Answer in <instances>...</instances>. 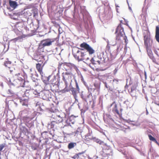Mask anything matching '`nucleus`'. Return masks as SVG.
Listing matches in <instances>:
<instances>
[{"label": "nucleus", "instance_id": "f257e3e1", "mask_svg": "<svg viewBox=\"0 0 159 159\" xmlns=\"http://www.w3.org/2000/svg\"><path fill=\"white\" fill-rule=\"evenodd\" d=\"M80 13L83 16L84 27L88 31L89 30L90 27H92L93 25L91 17L86 10L85 7H80Z\"/></svg>", "mask_w": 159, "mask_h": 159}, {"label": "nucleus", "instance_id": "f03ea898", "mask_svg": "<svg viewBox=\"0 0 159 159\" xmlns=\"http://www.w3.org/2000/svg\"><path fill=\"white\" fill-rule=\"evenodd\" d=\"M90 139H93L94 141L102 145V156L105 157L106 155L108 156L112 155V150L111 147L110 146H108L103 141L100 140L99 139L96 137H92V138H89Z\"/></svg>", "mask_w": 159, "mask_h": 159}, {"label": "nucleus", "instance_id": "7ed1b4c3", "mask_svg": "<svg viewBox=\"0 0 159 159\" xmlns=\"http://www.w3.org/2000/svg\"><path fill=\"white\" fill-rule=\"evenodd\" d=\"M115 34H116V38L117 40H121V38H122L123 39L125 40L126 44L128 43V40L127 37L125 35L124 28L121 26L120 24L116 28Z\"/></svg>", "mask_w": 159, "mask_h": 159}, {"label": "nucleus", "instance_id": "20e7f679", "mask_svg": "<svg viewBox=\"0 0 159 159\" xmlns=\"http://www.w3.org/2000/svg\"><path fill=\"white\" fill-rule=\"evenodd\" d=\"M53 81L52 83H50L49 82V84H46V85L49 86L50 87V89L53 91L55 89H57L59 88V86L60 85V75L59 72L57 73L56 76H54L53 79Z\"/></svg>", "mask_w": 159, "mask_h": 159}, {"label": "nucleus", "instance_id": "39448f33", "mask_svg": "<svg viewBox=\"0 0 159 159\" xmlns=\"http://www.w3.org/2000/svg\"><path fill=\"white\" fill-rule=\"evenodd\" d=\"M91 92H88V94H84L83 93V92H82L80 95V97L82 99L83 101L86 103L85 108L87 110L89 109L88 103V101L89 102V105H90L93 100Z\"/></svg>", "mask_w": 159, "mask_h": 159}, {"label": "nucleus", "instance_id": "423d86ee", "mask_svg": "<svg viewBox=\"0 0 159 159\" xmlns=\"http://www.w3.org/2000/svg\"><path fill=\"white\" fill-rule=\"evenodd\" d=\"M53 42V41L51 39H49L41 41L39 45V50L43 49L42 50H43L44 47L50 46Z\"/></svg>", "mask_w": 159, "mask_h": 159}, {"label": "nucleus", "instance_id": "0eeeda50", "mask_svg": "<svg viewBox=\"0 0 159 159\" xmlns=\"http://www.w3.org/2000/svg\"><path fill=\"white\" fill-rule=\"evenodd\" d=\"M144 44L146 48H149L152 45V40L151 39L150 34L147 32L146 34L144 35Z\"/></svg>", "mask_w": 159, "mask_h": 159}, {"label": "nucleus", "instance_id": "6e6552de", "mask_svg": "<svg viewBox=\"0 0 159 159\" xmlns=\"http://www.w3.org/2000/svg\"><path fill=\"white\" fill-rule=\"evenodd\" d=\"M39 94L43 99L46 100H49V98H51L52 95L51 92L48 90H45L42 91Z\"/></svg>", "mask_w": 159, "mask_h": 159}, {"label": "nucleus", "instance_id": "1a4fd4ad", "mask_svg": "<svg viewBox=\"0 0 159 159\" xmlns=\"http://www.w3.org/2000/svg\"><path fill=\"white\" fill-rule=\"evenodd\" d=\"M80 46L82 48H84L87 50V52H89L90 55L92 54L95 52L94 50L86 43L84 42L81 43Z\"/></svg>", "mask_w": 159, "mask_h": 159}, {"label": "nucleus", "instance_id": "9d476101", "mask_svg": "<svg viewBox=\"0 0 159 159\" xmlns=\"http://www.w3.org/2000/svg\"><path fill=\"white\" fill-rule=\"evenodd\" d=\"M77 117V116H76L73 115H71L66 120V123L68 125H70L71 123L74 124L75 122V119Z\"/></svg>", "mask_w": 159, "mask_h": 159}, {"label": "nucleus", "instance_id": "9b49d317", "mask_svg": "<svg viewBox=\"0 0 159 159\" xmlns=\"http://www.w3.org/2000/svg\"><path fill=\"white\" fill-rule=\"evenodd\" d=\"M69 90H67L66 91L68 92L69 91H71L72 92V94L74 98L77 97V94L78 93L77 89L72 86L71 85V83L70 84L69 86Z\"/></svg>", "mask_w": 159, "mask_h": 159}, {"label": "nucleus", "instance_id": "f8f14e48", "mask_svg": "<svg viewBox=\"0 0 159 159\" xmlns=\"http://www.w3.org/2000/svg\"><path fill=\"white\" fill-rule=\"evenodd\" d=\"M40 75L42 77V80L45 85H46V84H49V80L51 75L47 77L43 73L40 74Z\"/></svg>", "mask_w": 159, "mask_h": 159}, {"label": "nucleus", "instance_id": "ddd939ff", "mask_svg": "<svg viewBox=\"0 0 159 159\" xmlns=\"http://www.w3.org/2000/svg\"><path fill=\"white\" fill-rule=\"evenodd\" d=\"M148 56L154 63H156V60L153 56L152 51L149 48H146Z\"/></svg>", "mask_w": 159, "mask_h": 159}, {"label": "nucleus", "instance_id": "4468645a", "mask_svg": "<svg viewBox=\"0 0 159 159\" xmlns=\"http://www.w3.org/2000/svg\"><path fill=\"white\" fill-rule=\"evenodd\" d=\"M11 62L9 61L8 58H7L4 62V66L6 67H8L10 70V73L11 74L12 70H10V66L11 65Z\"/></svg>", "mask_w": 159, "mask_h": 159}, {"label": "nucleus", "instance_id": "2eb2a0df", "mask_svg": "<svg viewBox=\"0 0 159 159\" xmlns=\"http://www.w3.org/2000/svg\"><path fill=\"white\" fill-rule=\"evenodd\" d=\"M34 122L30 118H28L25 122V125L28 127L30 128L34 126Z\"/></svg>", "mask_w": 159, "mask_h": 159}, {"label": "nucleus", "instance_id": "dca6fc26", "mask_svg": "<svg viewBox=\"0 0 159 159\" xmlns=\"http://www.w3.org/2000/svg\"><path fill=\"white\" fill-rule=\"evenodd\" d=\"M94 86L95 88H91L90 91L93 92L95 91H96L98 93L97 94H98L100 88L99 84L98 83H95L94 84Z\"/></svg>", "mask_w": 159, "mask_h": 159}, {"label": "nucleus", "instance_id": "f3484780", "mask_svg": "<svg viewBox=\"0 0 159 159\" xmlns=\"http://www.w3.org/2000/svg\"><path fill=\"white\" fill-rule=\"evenodd\" d=\"M9 4L10 7L12 8L13 9L16 8L18 5L17 2L16 1L11 0H9Z\"/></svg>", "mask_w": 159, "mask_h": 159}, {"label": "nucleus", "instance_id": "a211bd4d", "mask_svg": "<svg viewBox=\"0 0 159 159\" xmlns=\"http://www.w3.org/2000/svg\"><path fill=\"white\" fill-rule=\"evenodd\" d=\"M36 60L38 61H39L41 63H38L36 64V68L38 71L40 73V74H41L43 72H42V69L41 67V64L42 63V62L40 60L39 61L37 59H35Z\"/></svg>", "mask_w": 159, "mask_h": 159}, {"label": "nucleus", "instance_id": "6ab92c4d", "mask_svg": "<svg viewBox=\"0 0 159 159\" xmlns=\"http://www.w3.org/2000/svg\"><path fill=\"white\" fill-rule=\"evenodd\" d=\"M155 38L157 41L159 43V26H156Z\"/></svg>", "mask_w": 159, "mask_h": 159}, {"label": "nucleus", "instance_id": "aec40b11", "mask_svg": "<svg viewBox=\"0 0 159 159\" xmlns=\"http://www.w3.org/2000/svg\"><path fill=\"white\" fill-rule=\"evenodd\" d=\"M57 124L56 123V122L52 121L50 124H48V128L49 129H53L56 126ZM52 130H53L54 129H52Z\"/></svg>", "mask_w": 159, "mask_h": 159}, {"label": "nucleus", "instance_id": "412c9836", "mask_svg": "<svg viewBox=\"0 0 159 159\" xmlns=\"http://www.w3.org/2000/svg\"><path fill=\"white\" fill-rule=\"evenodd\" d=\"M20 129L22 132L25 135L28 134L29 133V130L25 126H21L20 128Z\"/></svg>", "mask_w": 159, "mask_h": 159}, {"label": "nucleus", "instance_id": "4be33fe9", "mask_svg": "<svg viewBox=\"0 0 159 159\" xmlns=\"http://www.w3.org/2000/svg\"><path fill=\"white\" fill-rule=\"evenodd\" d=\"M76 145L77 143H76L70 142L68 143L67 147L69 149H71L73 148Z\"/></svg>", "mask_w": 159, "mask_h": 159}, {"label": "nucleus", "instance_id": "5701e85b", "mask_svg": "<svg viewBox=\"0 0 159 159\" xmlns=\"http://www.w3.org/2000/svg\"><path fill=\"white\" fill-rule=\"evenodd\" d=\"M18 26V24L15 25H14V28L13 29V30L17 35L20 34V31L19 29H17V27Z\"/></svg>", "mask_w": 159, "mask_h": 159}, {"label": "nucleus", "instance_id": "b1692460", "mask_svg": "<svg viewBox=\"0 0 159 159\" xmlns=\"http://www.w3.org/2000/svg\"><path fill=\"white\" fill-rule=\"evenodd\" d=\"M20 101L22 105L27 106L28 102V100L27 99H25L21 100Z\"/></svg>", "mask_w": 159, "mask_h": 159}, {"label": "nucleus", "instance_id": "393cba45", "mask_svg": "<svg viewBox=\"0 0 159 159\" xmlns=\"http://www.w3.org/2000/svg\"><path fill=\"white\" fill-rule=\"evenodd\" d=\"M55 119L57 120V121L55 122L58 124L62 122L63 120L60 117V116H57L55 117Z\"/></svg>", "mask_w": 159, "mask_h": 159}, {"label": "nucleus", "instance_id": "a878e982", "mask_svg": "<svg viewBox=\"0 0 159 159\" xmlns=\"http://www.w3.org/2000/svg\"><path fill=\"white\" fill-rule=\"evenodd\" d=\"M113 111H114L118 115H120V113L119 111L117 109V105L116 104H115L114 105V109H113Z\"/></svg>", "mask_w": 159, "mask_h": 159}, {"label": "nucleus", "instance_id": "bb28decb", "mask_svg": "<svg viewBox=\"0 0 159 159\" xmlns=\"http://www.w3.org/2000/svg\"><path fill=\"white\" fill-rule=\"evenodd\" d=\"M74 57L78 61H83L84 59H82V58H80L79 56H77V55L74 54H73Z\"/></svg>", "mask_w": 159, "mask_h": 159}, {"label": "nucleus", "instance_id": "cd10ccee", "mask_svg": "<svg viewBox=\"0 0 159 159\" xmlns=\"http://www.w3.org/2000/svg\"><path fill=\"white\" fill-rule=\"evenodd\" d=\"M75 87H76V88H75L77 89V90L78 91V93H79L80 90V88L79 87L77 81L76 80V79L75 78Z\"/></svg>", "mask_w": 159, "mask_h": 159}, {"label": "nucleus", "instance_id": "c85d7f7f", "mask_svg": "<svg viewBox=\"0 0 159 159\" xmlns=\"http://www.w3.org/2000/svg\"><path fill=\"white\" fill-rule=\"evenodd\" d=\"M7 93L9 95V96H11L14 94V93L13 91L11 90V89H8L7 91Z\"/></svg>", "mask_w": 159, "mask_h": 159}, {"label": "nucleus", "instance_id": "c756f323", "mask_svg": "<svg viewBox=\"0 0 159 159\" xmlns=\"http://www.w3.org/2000/svg\"><path fill=\"white\" fill-rule=\"evenodd\" d=\"M71 73H69L66 72L64 73V75L65 76L66 79H68L69 77V76H71Z\"/></svg>", "mask_w": 159, "mask_h": 159}, {"label": "nucleus", "instance_id": "7c9ffc66", "mask_svg": "<svg viewBox=\"0 0 159 159\" xmlns=\"http://www.w3.org/2000/svg\"><path fill=\"white\" fill-rule=\"evenodd\" d=\"M82 132V130L79 127L77 128L76 131H75V134H78V133H81Z\"/></svg>", "mask_w": 159, "mask_h": 159}, {"label": "nucleus", "instance_id": "2f4dec72", "mask_svg": "<svg viewBox=\"0 0 159 159\" xmlns=\"http://www.w3.org/2000/svg\"><path fill=\"white\" fill-rule=\"evenodd\" d=\"M31 79L33 80V82H37L38 79L37 78H35L34 77L33 75L31 74Z\"/></svg>", "mask_w": 159, "mask_h": 159}, {"label": "nucleus", "instance_id": "473e14b6", "mask_svg": "<svg viewBox=\"0 0 159 159\" xmlns=\"http://www.w3.org/2000/svg\"><path fill=\"white\" fill-rule=\"evenodd\" d=\"M83 83L84 84V85L87 88V89H88V90L89 92H90L91 90V88H89V87L88 85H87V84L86 83L85 81H84V82H83Z\"/></svg>", "mask_w": 159, "mask_h": 159}, {"label": "nucleus", "instance_id": "72a5a7b5", "mask_svg": "<svg viewBox=\"0 0 159 159\" xmlns=\"http://www.w3.org/2000/svg\"><path fill=\"white\" fill-rule=\"evenodd\" d=\"M5 144L2 143L0 144V152L2 151L3 148L5 147Z\"/></svg>", "mask_w": 159, "mask_h": 159}, {"label": "nucleus", "instance_id": "f704fd0d", "mask_svg": "<svg viewBox=\"0 0 159 159\" xmlns=\"http://www.w3.org/2000/svg\"><path fill=\"white\" fill-rule=\"evenodd\" d=\"M148 137L150 140L153 141H154V140H156V139L151 135H148Z\"/></svg>", "mask_w": 159, "mask_h": 159}, {"label": "nucleus", "instance_id": "c9c22d12", "mask_svg": "<svg viewBox=\"0 0 159 159\" xmlns=\"http://www.w3.org/2000/svg\"><path fill=\"white\" fill-rule=\"evenodd\" d=\"M136 89V87L135 85H132L131 87V92H132L134 91Z\"/></svg>", "mask_w": 159, "mask_h": 159}, {"label": "nucleus", "instance_id": "e433bc0d", "mask_svg": "<svg viewBox=\"0 0 159 159\" xmlns=\"http://www.w3.org/2000/svg\"><path fill=\"white\" fill-rule=\"evenodd\" d=\"M90 61L91 62V63H92L93 64H95L96 63L95 62H96V61L95 60H94V58L93 57H92L91 59L90 60Z\"/></svg>", "mask_w": 159, "mask_h": 159}, {"label": "nucleus", "instance_id": "4c0bfd02", "mask_svg": "<svg viewBox=\"0 0 159 159\" xmlns=\"http://www.w3.org/2000/svg\"><path fill=\"white\" fill-rule=\"evenodd\" d=\"M79 157V156L77 153H76L75 155L72 157L74 159H78Z\"/></svg>", "mask_w": 159, "mask_h": 159}, {"label": "nucleus", "instance_id": "58836bf2", "mask_svg": "<svg viewBox=\"0 0 159 159\" xmlns=\"http://www.w3.org/2000/svg\"><path fill=\"white\" fill-rule=\"evenodd\" d=\"M81 55L80 56V57H81V58H83V57H84L86 55L85 53L83 52H81Z\"/></svg>", "mask_w": 159, "mask_h": 159}, {"label": "nucleus", "instance_id": "ea45409f", "mask_svg": "<svg viewBox=\"0 0 159 159\" xmlns=\"http://www.w3.org/2000/svg\"><path fill=\"white\" fill-rule=\"evenodd\" d=\"M45 110V109H44L43 108V109L42 108L39 107H38V111H40L43 112Z\"/></svg>", "mask_w": 159, "mask_h": 159}, {"label": "nucleus", "instance_id": "a19ab883", "mask_svg": "<svg viewBox=\"0 0 159 159\" xmlns=\"http://www.w3.org/2000/svg\"><path fill=\"white\" fill-rule=\"evenodd\" d=\"M80 80H81V81L82 82L85 81L84 80L83 77L82 76V74H80Z\"/></svg>", "mask_w": 159, "mask_h": 159}, {"label": "nucleus", "instance_id": "79ce46f5", "mask_svg": "<svg viewBox=\"0 0 159 159\" xmlns=\"http://www.w3.org/2000/svg\"><path fill=\"white\" fill-rule=\"evenodd\" d=\"M64 73H62V74H63V75H62V79L64 81V82H65V83H66V77H65V76L63 75H64Z\"/></svg>", "mask_w": 159, "mask_h": 159}, {"label": "nucleus", "instance_id": "37998d69", "mask_svg": "<svg viewBox=\"0 0 159 159\" xmlns=\"http://www.w3.org/2000/svg\"><path fill=\"white\" fill-rule=\"evenodd\" d=\"M39 107L42 108L43 109V108L44 109H46L45 107L44 106V105L43 104V103H42V104L41 103V104H40V106H39Z\"/></svg>", "mask_w": 159, "mask_h": 159}, {"label": "nucleus", "instance_id": "c03bdc74", "mask_svg": "<svg viewBox=\"0 0 159 159\" xmlns=\"http://www.w3.org/2000/svg\"><path fill=\"white\" fill-rule=\"evenodd\" d=\"M86 151V150H85L84 151H83V152H79V153H78L77 154H78V155L79 156L80 155L84 154V153Z\"/></svg>", "mask_w": 159, "mask_h": 159}, {"label": "nucleus", "instance_id": "a18cd8bd", "mask_svg": "<svg viewBox=\"0 0 159 159\" xmlns=\"http://www.w3.org/2000/svg\"><path fill=\"white\" fill-rule=\"evenodd\" d=\"M117 68H115L113 71V73L114 75H115L117 71Z\"/></svg>", "mask_w": 159, "mask_h": 159}, {"label": "nucleus", "instance_id": "49530a36", "mask_svg": "<svg viewBox=\"0 0 159 159\" xmlns=\"http://www.w3.org/2000/svg\"><path fill=\"white\" fill-rule=\"evenodd\" d=\"M48 133V132L47 131H45L44 132H43L42 134H41V136H43V135L45 134H46Z\"/></svg>", "mask_w": 159, "mask_h": 159}, {"label": "nucleus", "instance_id": "de8ad7c7", "mask_svg": "<svg viewBox=\"0 0 159 159\" xmlns=\"http://www.w3.org/2000/svg\"><path fill=\"white\" fill-rule=\"evenodd\" d=\"M40 104H41V103H40L39 102H37L36 103V106H38L39 107H39V106H40Z\"/></svg>", "mask_w": 159, "mask_h": 159}, {"label": "nucleus", "instance_id": "09e8293b", "mask_svg": "<svg viewBox=\"0 0 159 159\" xmlns=\"http://www.w3.org/2000/svg\"><path fill=\"white\" fill-rule=\"evenodd\" d=\"M108 88H109V89H108V90L110 91L111 92H113V89L112 88L110 87L109 86Z\"/></svg>", "mask_w": 159, "mask_h": 159}, {"label": "nucleus", "instance_id": "8fccbe9b", "mask_svg": "<svg viewBox=\"0 0 159 159\" xmlns=\"http://www.w3.org/2000/svg\"><path fill=\"white\" fill-rule=\"evenodd\" d=\"M104 84H105V87H106L107 88H108V87H109V86H108L107 83H106V82H105L104 83Z\"/></svg>", "mask_w": 159, "mask_h": 159}, {"label": "nucleus", "instance_id": "3c124183", "mask_svg": "<svg viewBox=\"0 0 159 159\" xmlns=\"http://www.w3.org/2000/svg\"><path fill=\"white\" fill-rule=\"evenodd\" d=\"M38 15V13L37 12H34V13H33V16L34 17L35 16L37 15Z\"/></svg>", "mask_w": 159, "mask_h": 159}, {"label": "nucleus", "instance_id": "603ef678", "mask_svg": "<svg viewBox=\"0 0 159 159\" xmlns=\"http://www.w3.org/2000/svg\"><path fill=\"white\" fill-rule=\"evenodd\" d=\"M128 128H123L122 130L125 133H126V129H128Z\"/></svg>", "mask_w": 159, "mask_h": 159}, {"label": "nucleus", "instance_id": "864d4df0", "mask_svg": "<svg viewBox=\"0 0 159 159\" xmlns=\"http://www.w3.org/2000/svg\"><path fill=\"white\" fill-rule=\"evenodd\" d=\"M144 76H145V79H147V74L146 71H144Z\"/></svg>", "mask_w": 159, "mask_h": 159}, {"label": "nucleus", "instance_id": "5fc2aeb1", "mask_svg": "<svg viewBox=\"0 0 159 159\" xmlns=\"http://www.w3.org/2000/svg\"><path fill=\"white\" fill-rule=\"evenodd\" d=\"M113 82L116 81V83H117L118 82V80H117V79H115L113 80Z\"/></svg>", "mask_w": 159, "mask_h": 159}, {"label": "nucleus", "instance_id": "6e6d98bb", "mask_svg": "<svg viewBox=\"0 0 159 159\" xmlns=\"http://www.w3.org/2000/svg\"><path fill=\"white\" fill-rule=\"evenodd\" d=\"M114 104V105H115V104H116L115 103V101H114L113 102H112V103L111 105H110V107H111Z\"/></svg>", "mask_w": 159, "mask_h": 159}, {"label": "nucleus", "instance_id": "4d7b16f0", "mask_svg": "<svg viewBox=\"0 0 159 159\" xmlns=\"http://www.w3.org/2000/svg\"><path fill=\"white\" fill-rule=\"evenodd\" d=\"M77 97L74 98L75 99V102H78V99H77Z\"/></svg>", "mask_w": 159, "mask_h": 159}, {"label": "nucleus", "instance_id": "13d9d810", "mask_svg": "<svg viewBox=\"0 0 159 159\" xmlns=\"http://www.w3.org/2000/svg\"><path fill=\"white\" fill-rule=\"evenodd\" d=\"M146 108V115H148V110H147V108Z\"/></svg>", "mask_w": 159, "mask_h": 159}, {"label": "nucleus", "instance_id": "bf43d9fd", "mask_svg": "<svg viewBox=\"0 0 159 159\" xmlns=\"http://www.w3.org/2000/svg\"><path fill=\"white\" fill-rule=\"evenodd\" d=\"M20 75V73L16 74H15V76H18Z\"/></svg>", "mask_w": 159, "mask_h": 159}, {"label": "nucleus", "instance_id": "052dcab7", "mask_svg": "<svg viewBox=\"0 0 159 159\" xmlns=\"http://www.w3.org/2000/svg\"><path fill=\"white\" fill-rule=\"evenodd\" d=\"M128 102V101L127 100H126L124 102V104H126V102Z\"/></svg>", "mask_w": 159, "mask_h": 159}, {"label": "nucleus", "instance_id": "680f3d73", "mask_svg": "<svg viewBox=\"0 0 159 159\" xmlns=\"http://www.w3.org/2000/svg\"><path fill=\"white\" fill-rule=\"evenodd\" d=\"M3 40H4V41H7V38H5V37H3Z\"/></svg>", "mask_w": 159, "mask_h": 159}, {"label": "nucleus", "instance_id": "e2e57ef3", "mask_svg": "<svg viewBox=\"0 0 159 159\" xmlns=\"http://www.w3.org/2000/svg\"><path fill=\"white\" fill-rule=\"evenodd\" d=\"M125 157H126L127 159H133V158L131 157L130 158L127 157V156H126Z\"/></svg>", "mask_w": 159, "mask_h": 159}, {"label": "nucleus", "instance_id": "0e129e2a", "mask_svg": "<svg viewBox=\"0 0 159 159\" xmlns=\"http://www.w3.org/2000/svg\"><path fill=\"white\" fill-rule=\"evenodd\" d=\"M39 28V25H37V28L35 30V31H36V30H37Z\"/></svg>", "mask_w": 159, "mask_h": 159}, {"label": "nucleus", "instance_id": "69168bd1", "mask_svg": "<svg viewBox=\"0 0 159 159\" xmlns=\"http://www.w3.org/2000/svg\"><path fill=\"white\" fill-rule=\"evenodd\" d=\"M89 135V134H87L86 135H85V138H87V137H88Z\"/></svg>", "mask_w": 159, "mask_h": 159}, {"label": "nucleus", "instance_id": "338daca9", "mask_svg": "<svg viewBox=\"0 0 159 159\" xmlns=\"http://www.w3.org/2000/svg\"><path fill=\"white\" fill-rule=\"evenodd\" d=\"M0 85L2 87H3V84L2 83H0Z\"/></svg>", "mask_w": 159, "mask_h": 159}, {"label": "nucleus", "instance_id": "774afa93", "mask_svg": "<svg viewBox=\"0 0 159 159\" xmlns=\"http://www.w3.org/2000/svg\"><path fill=\"white\" fill-rule=\"evenodd\" d=\"M128 87V86L127 85V82L126 85L125 86V88H126Z\"/></svg>", "mask_w": 159, "mask_h": 159}]
</instances>
